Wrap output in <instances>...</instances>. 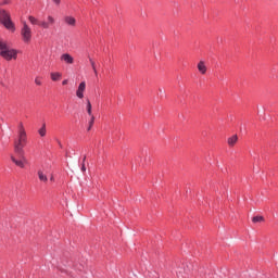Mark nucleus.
Instances as JSON below:
<instances>
[{"mask_svg": "<svg viewBox=\"0 0 278 278\" xmlns=\"http://www.w3.org/2000/svg\"><path fill=\"white\" fill-rule=\"evenodd\" d=\"M27 144V132L18 134L17 140L14 141V152L20 155L21 160H17L14 155H11V161L20 168H25L27 159L25 157V147Z\"/></svg>", "mask_w": 278, "mask_h": 278, "instance_id": "nucleus-1", "label": "nucleus"}, {"mask_svg": "<svg viewBox=\"0 0 278 278\" xmlns=\"http://www.w3.org/2000/svg\"><path fill=\"white\" fill-rule=\"evenodd\" d=\"M0 55L3 58V60L10 62L18 58V50L10 49V47H8V42L0 37Z\"/></svg>", "mask_w": 278, "mask_h": 278, "instance_id": "nucleus-2", "label": "nucleus"}, {"mask_svg": "<svg viewBox=\"0 0 278 278\" xmlns=\"http://www.w3.org/2000/svg\"><path fill=\"white\" fill-rule=\"evenodd\" d=\"M0 23L5 29L12 31V34L16 31V26L14 25V22H12V16L5 9H0Z\"/></svg>", "mask_w": 278, "mask_h": 278, "instance_id": "nucleus-3", "label": "nucleus"}, {"mask_svg": "<svg viewBox=\"0 0 278 278\" xmlns=\"http://www.w3.org/2000/svg\"><path fill=\"white\" fill-rule=\"evenodd\" d=\"M20 35L22 38V42H24V45L31 43V38L34 37V31L31 30V26H29V24H27V22H22Z\"/></svg>", "mask_w": 278, "mask_h": 278, "instance_id": "nucleus-4", "label": "nucleus"}, {"mask_svg": "<svg viewBox=\"0 0 278 278\" xmlns=\"http://www.w3.org/2000/svg\"><path fill=\"white\" fill-rule=\"evenodd\" d=\"M55 25V17L53 15H48L47 21H41L39 23V27L42 29H49L50 27H53Z\"/></svg>", "mask_w": 278, "mask_h": 278, "instance_id": "nucleus-5", "label": "nucleus"}, {"mask_svg": "<svg viewBox=\"0 0 278 278\" xmlns=\"http://www.w3.org/2000/svg\"><path fill=\"white\" fill-rule=\"evenodd\" d=\"M61 62H64V64H75V58L70 53H63L61 54Z\"/></svg>", "mask_w": 278, "mask_h": 278, "instance_id": "nucleus-6", "label": "nucleus"}, {"mask_svg": "<svg viewBox=\"0 0 278 278\" xmlns=\"http://www.w3.org/2000/svg\"><path fill=\"white\" fill-rule=\"evenodd\" d=\"M84 92H86V81H81L76 90V97L84 99Z\"/></svg>", "mask_w": 278, "mask_h": 278, "instance_id": "nucleus-7", "label": "nucleus"}, {"mask_svg": "<svg viewBox=\"0 0 278 278\" xmlns=\"http://www.w3.org/2000/svg\"><path fill=\"white\" fill-rule=\"evenodd\" d=\"M198 71L201 73V75H205L207 73V66H205V61H200L198 63Z\"/></svg>", "mask_w": 278, "mask_h": 278, "instance_id": "nucleus-8", "label": "nucleus"}, {"mask_svg": "<svg viewBox=\"0 0 278 278\" xmlns=\"http://www.w3.org/2000/svg\"><path fill=\"white\" fill-rule=\"evenodd\" d=\"M64 21H65L66 25H70L71 27H75V25L77 23V21L73 16H65Z\"/></svg>", "mask_w": 278, "mask_h": 278, "instance_id": "nucleus-9", "label": "nucleus"}, {"mask_svg": "<svg viewBox=\"0 0 278 278\" xmlns=\"http://www.w3.org/2000/svg\"><path fill=\"white\" fill-rule=\"evenodd\" d=\"M229 147H236V143L238 142V135H233L227 139Z\"/></svg>", "mask_w": 278, "mask_h": 278, "instance_id": "nucleus-10", "label": "nucleus"}, {"mask_svg": "<svg viewBox=\"0 0 278 278\" xmlns=\"http://www.w3.org/2000/svg\"><path fill=\"white\" fill-rule=\"evenodd\" d=\"M50 77L52 81H60V79H62V73L60 72L51 73Z\"/></svg>", "mask_w": 278, "mask_h": 278, "instance_id": "nucleus-11", "label": "nucleus"}, {"mask_svg": "<svg viewBox=\"0 0 278 278\" xmlns=\"http://www.w3.org/2000/svg\"><path fill=\"white\" fill-rule=\"evenodd\" d=\"M37 175H38L39 180L43 181V184H47V181H49V178H47V175H45V173H42V170H38Z\"/></svg>", "mask_w": 278, "mask_h": 278, "instance_id": "nucleus-12", "label": "nucleus"}, {"mask_svg": "<svg viewBox=\"0 0 278 278\" xmlns=\"http://www.w3.org/2000/svg\"><path fill=\"white\" fill-rule=\"evenodd\" d=\"M89 62H90V65H91L92 71H93V73H94V76H96V77H99V72L97 71V63H94V60H92V59H90V58H89Z\"/></svg>", "mask_w": 278, "mask_h": 278, "instance_id": "nucleus-13", "label": "nucleus"}, {"mask_svg": "<svg viewBox=\"0 0 278 278\" xmlns=\"http://www.w3.org/2000/svg\"><path fill=\"white\" fill-rule=\"evenodd\" d=\"M38 134L41 138H45V136H47V124H42L41 128L38 130Z\"/></svg>", "mask_w": 278, "mask_h": 278, "instance_id": "nucleus-14", "label": "nucleus"}, {"mask_svg": "<svg viewBox=\"0 0 278 278\" xmlns=\"http://www.w3.org/2000/svg\"><path fill=\"white\" fill-rule=\"evenodd\" d=\"M28 21H29L30 25H39L40 26V23H41L38 18L34 17V15L28 16Z\"/></svg>", "mask_w": 278, "mask_h": 278, "instance_id": "nucleus-15", "label": "nucleus"}, {"mask_svg": "<svg viewBox=\"0 0 278 278\" xmlns=\"http://www.w3.org/2000/svg\"><path fill=\"white\" fill-rule=\"evenodd\" d=\"M87 114L91 117L94 116L92 114V103H90V100H87Z\"/></svg>", "mask_w": 278, "mask_h": 278, "instance_id": "nucleus-16", "label": "nucleus"}, {"mask_svg": "<svg viewBox=\"0 0 278 278\" xmlns=\"http://www.w3.org/2000/svg\"><path fill=\"white\" fill-rule=\"evenodd\" d=\"M253 223H264V216H254L252 218Z\"/></svg>", "mask_w": 278, "mask_h": 278, "instance_id": "nucleus-17", "label": "nucleus"}, {"mask_svg": "<svg viewBox=\"0 0 278 278\" xmlns=\"http://www.w3.org/2000/svg\"><path fill=\"white\" fill-rule=\"evenodd\" d=\"M93 125H94V115H91L90 121H89L88 131H90V129H92Z\"/></svg>", "mask_w": 278, "mask_h": 278, "instance_id": "nucleus-18", "label": "nucleus"}, {"mask_svg": "<svg viewBox=\"0 0 278 278\" xmlns=\"http://www.w3.org/2000/svg\"><path fill=\"white\" fill-rule=\"evenodd\" d=\"M18 134H27V131H25V126H23V123L18 124Z\"/></svg>", "mask_w": 278, "mask_h": 278, "instance_id": "nucleus-19", "label": "nucleus"}, {"mask_svg": "<svg viewBox=\"0 0 278 278\" xmlns=\"http://www.w3.org/2000/svg\"><path fill=\"white\" fill-rule=\"evenodd\" d=\"M12 3V0H3L0 2V5H10Z\"/></svg>", "mask_w": 278, "mask_h": 278, "instance_id": "nucleus-20", "label": "nucleus"}, {"mask_svg": "<svg viewBox=\"0 0 278 278\" xmlns=\"http://www.w3.org/2000/svg\"><path fill=\"white\" fill-rule=\"evenodd\" d=\"M36 86H42V80H40V77L35 78Z\"/></svg>", "mask_w": 278, "mask_h": 278, "instance_id": "nucleus-21", "label": "nucleus"}, {"mask_svg": "<svg viewBox=\"0 0 278 278\" xmlns=\"http://www.w3.org/2000/svg\"><path fill=\"white\" fill-rule=\"evenodd\" d=\"M81 170H83V173H86V164L85 163H83Z\"/></svg>", "mask_w": 278, "mask_h": 278, "instance_id": "nucleus-22", "label": "nucleus"}, {"mask_svg": "<svg viewBox=\"0 0 278 278\" xmlns=\"http://www.w3.org/2000/svg\"><path fill=\"white\" fill-rule=\"evenodd\" d=\"M55 5H60V0H52Z\"/></svg>", "mask_w": 278, "mask_h": 278, "instance_id": "nucleus-23", "label": "nucleus"}, {"mask_svg": "<svg viewBox=\"0 0 278 278\" xmlns=\"http://www.w3.org/2000/svg\"><path fill=\"white\" fill-rule=\"evenodd\" d=\"M62 84H63V86H66V84H68V80L65 79V80L62 81Z\"/></svg>", "mask_w": 278, "mask_h": 278, "instance_id": "nucleus-24", "label": "nucleus"}, {"mask_svg": "<svg viewBox=\"0 0 278 278\" xmlns=\"http://www.w3.org/2000/svg\"><path fill=\"white\" fill-rule=\"evenodd\" d=\"M83 162H86V156H84Z\"/></svg>", "mask_w": 278, "mask_h": 278, "instance_id": "nucleus-25", "label": "nucleus"}, {"mask_svg": "<svg viewBox=\"0 0 278 278\" xmlns=\"http://www.w3.org/2000/svg\"><path fill=\"white\" fill-rule=\"evenodd\" d=\"M50 179H51V181H53V177H51Z\"/></svg>", "mask_w": 278, "mask_h": 278, "instance_id": "nucleus-26", "label": "nucleus"}]
</instances>
